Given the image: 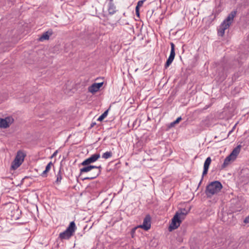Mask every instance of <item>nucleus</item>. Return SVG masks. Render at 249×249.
I'll return each instance as SVG.
<instances>
[{
	"label": "nucleus",
	"instance_id": "f257e3e1",
	"mask_svg": "<svg viewBox=\"0 0 249 249\" xmlns=\"http://www.w3.org/2000/svg\"><path fill=\"white\" fill-rule=\"evenodd\" d=\"M237 11L234 10L231 11L228 16L227 18L221 23L218 29L217 34L218 36H223L225 34V31L229 28L233 21L235 17Z\"/></svg>",
	"mask_w": 249,
	"mask_h": 249
},
{
	"label": "nucleus",
	"instance_id": "f03ea898",
	"mask_svg": "<svg viewBox=\"0 0 249 249\" xmlns=\"http://www.w3.org/2000/svg\"><path fill=\"white\" fill-rule=\"evenodd\" d=\"M223 188L221 183L219 181H213L207 185L205 194L207 197L211 198L213 196L219 193Z\"/></svg>",
	"mask_w": 249,
	"mask_h": 249
},
{
	"label": "nucleus",
	"instance_id": "7ed1b4c3",
	"mask_svg": "<svg viewBox=\"0 0 249 249\" xmlns=\"http://www.w3.org/2000/svg\"><path fill=\"white\" fill-rule=\"evenodd\" d=\"M92 169H94L92 176L85 177L83 180H91L96 178L101 174L102 167L101 165L98 166L91 165H86L80 169V175L83 173L89 172Z\"/></svg>",
	"mask_w": 249,
	"mask_h": 249
},
{
	"label": "nucleus",
	"instance_id": "20e7f679",
	"mask_svg": "<svg viewBox=\"0 0 249 249\" xmlns=\"http://www.w3.org/2000/svg\"><path fill=\"white\" fill-rule=\"evenodd\" d=\"M76 230V226L74 221L70 222L66 230L60 233L59 237L61 240H68L73 235Z\"/></svg>",
	"mask_w": 249,
	"mask_h": 249
},
{
	"label": "nucleus",
	"instance_id": "39448f33",
	"mask_svg": "<svg viewBox=\"0 0 249 249\" xmlns=\"http://www.w3.org/2000/svg\"><path fill=\"white\" fill-rule=\"evenodd\" d=\"M241 148V145H238L233 149L231 153L225 159L221 166L222 168H225L231 163V161H233L236 159L237 156L240 153Z\"/></svg>",
	"mask_w": 249,
	"mask_h": 249
},
{
	"label": "nucleus",
	"instance_id": "423d86ee",
	"mask_svg": "<svg viewBox=\"0 0 249 249\" xmlns=\"http://www.w3.org/2000/svg\"><path fill=\"white\" fill-rule=\"evenodd\" d=\"M181 222V221L180 219L179 213L177 212L172 219V222L169 227V231H171L177 229L180 226Z\"/></svg>",
	"mask_w": 249,
	"mask_h": 249
},
{
	"label": "nucleus",
	"instance_id": "0eeeda50",
	"mask_svg": "<svg viewBox=\"0 0 249 249\" xmlns=\"http://www.w3.org/2000/svg\"><path fill=\"white\" fill-rule=\"evenodd\" d=\"M171 45V52L170 55L167 59L165 65H164V68L167 69V68L169 67V66L171 64L172 62L173 61L175 56V45L173 42L170 43Z\"/></svg>",
	"mask_w": 249,
	"mask_h": 249
},
{
	"label": "nucleus",
	"instance_id": "6e6552de",
	"mask_svg": "<svg viewBox=\"0 0 249 249\" xmlns=\"http://www.w3.org/2000/svg\"><path fill=\"white\" fill-rule=\"evenodd\" d=\"M100 157V155L99 153L94 154L92 155L90 157L84 160L81 164L83 166L90 165L91 163H93L97 161Z\"/></svg>",
	"mask_w": 249,
	"mask_h": 249
},
{
	"label": "nucleus",
	"instance_id": "1a4fd4ad",
	"mask_svg": "<svg viewBox=\"0 0 249 249\" xmlns=\"http://www.w3.org/2000/svg\"><path fill=\"white\" fill-rule=\"evenodd\" d=\"M13 122L14 119L12 117H7L4 119L0 118V128H7Z\"/></svg>",
	"mask_w": 249,
	"mask_h": 249
},
{
	"label": "nucleus",
	"instance_id": "9d476101",
	"mask_svg": "<svg viewBox=\"0 0 249 249\" xmlns=\"http://www.w3.org/2000/svg\"><path fill=\"white\" fill-rule=\"evenodd\" d=\"M139 227L145 231H147L150 229L151 227V217L149 214L146 215L143 219L142 224L140 225Z\"/></svg>",
	"mask_w": 249,
	"mask_h": 249
},
{
	"label": "nucleus",
	"instance_id": "9b49d317",
	"mask_svg": "<svg viewBox=\"0 0 249 249\" xmlns=\"http://www.w3.org/2000/svg\"><path fill=\"white\" fill-rule=\"evenodd\" d=\"M211 161H212V160H211V157H208L206 159V160L204 162V164L203 171L202 173V178H201L200 181L199 182V185H200L201 184V183L203 180L204 176L207 174L208 169L209 168V166L211 163Z\"/></svg>",
	"mask_w": 249,
	"mask_h": 249
},
{
	"label": "nucleus",
	"instance_id": "f8f14e48",
	"mask_svg": "<svg viewBox=\"0 0 249 249\" xmlns=\"http://www.w3.org/2000/svg\"><path fill=\"white\" fill-rule=\"evenodd\" d=\"M108 1L107 4V11L110 15L114 14L117 11V8L113 3V0H107Z\"/></svg>",
	"mask_w": 249,
	"mask_h": 249
},
{
	"label": "nucleus",
	"instance_id": "ddd939ff",
	"mask_svg": "<svg viewBox=\"0 0 249 249\" xmlns=\"http://www.w3.org/2000/svg\"><path fill=\"white\" fill-rule=\"evenodd\" d=\"M23 160H18V158H15L13 161L12 162L11 168L13 170L17 169L22 164Z\"/></svg>",
	"mask_w": 249,
	"mask_h": 249
},
{
	"label": "nucleus",
	"instance_id": "4468645a",
	"mask_svg": "<svg viewBox=\"0 0 249 249\" xmlns=\"http://www.w3.org/2000/svg\"><path fill=\"white\" fill-rule=\"evenodd\" d=\"M88 91L89 92L94 93L98 91V89L96 88L95 84L94 83L88 88Z\"/></svg>",
	"mask_w": 249,
	"mask_h": 249
},
{
	"label": "nucleus",
	"instance_id": "2eb2a0df",
	"mask_svg": "<svg viewBox=\"0 0 249 249\" xmlns=\"http://www.w3.org/2000/svg\"><path fill=\"white\" fill-rule=\"evenodd\" d=\"M25 156V154L23 152H22L21 151H18L17 152V154L15 158H18V159L19 160L22 159V160H24Z\"/></svg>",
	"mask_w": 249,
	"mask_h": 249
},
{
	"label": "nucleus",
	"instance_id": "dca6fc26",
	"mask_svg": "<svg viewBox=\"0 0 249 249\" xmlns=\"http://www.w3.org/2000/svg\"><path fill=\"white\" fill-rule=\"evenodd\" d=\"M112 156V153L111 151H107L103 153L102 157L103 159H107Z\"/></svg>",
	"mask_w": 249,
	"mask_h": 249
},
{
	"label": "nucleus",
	"instance_id": "f3484780",
	"mask_svg": "<svg viewBox=\"0 0 249 249\" xmlns=\"http://www.w3.org/2000/svg\"><path fill=\"white\" fill-rule=\"evenodd\" d=\"M109 109L105 111L97 119L98 121H102L107 115Z\"/></svg>",
	"mask_w": 249,
	"mask_h": 249
},
{
	"label": "nucleus",
	"instance_id": "a211bd4d",
	"mask_svg": "<svg viewBox=\"0 0 249 249\" xmlns=\"http://www.w3.org/2000/svg\"><path fill=\"white\" fill-rule=\"evenodd\" d=\"M47 39V32L43 33L41 36L38 38V40L39 41H42L44 40Z\"/></svg>",
	"mask_w": 249,
	"mask_h": 249
},
{
	"label": "nucleus",
	"instance_id": "6ab92c4d",
	"mask_svg": "<svg viewBox=\"0 0 249 249\" xmlns=\"http://www.w3.org/2000/svg\"><path fill=\"white\" fill-rule=\"evenodd\" d=\"M178 212L179 213V216L180 215H186L188 213V211L185 209H181L180 212Z\"/></svg>",
	"mask_w": 249,
	"mask_h": 249
},
{
	"label": "nucleus",
	"instance_id": "aec40b11",
	"mask_svg": "<svg viewBox=\"0 0 249 249\" xmlns=\"http://www.w3.org/2000/svg\"><path fill=\"white\" fill-rule=\"evenodd\" d=\"M181 119L182 118L181 117H178L174 122L171 124V125L174 126L175 124L178 123L181 120Z\"/></svg>",
	"mask_w": 249,
	"mask_h": 249
},
{
	"label": "nucleus",
	"instance_id": "412c9836",
	"mask_svg": "<svg viewBox=\"0 0 249 249\" xmlns=\"http://www.w3.org/2000/svg\"><path fill=\"white\" fill-rule=\"evenodd\" d=\"M62 179V176L61 174L60 171L58 172V173L57 174V178H56V182H60L61 180Z\"/></svg>",
	"mask_w": 249,
	"mask_h": 249
},
{
	"label": "nucleus",
	"instance_id": "4be33fe9",
	"mask_svg": "<svg viewBox=\"0 0 249 249\" xmlns=\"http://www.w3.org/2000/svg\"><path fill=\"white\" fill-rule=\"evenodd\" d=\"M144 1V0H139L137 3V5L136 7H138L139 8H140V7H142L143 5Z\"/></svg>",
	"mask_w": 249,
	"mask_h": 249
},
{
	"label": "nucleus",
	"instance_id": "5701e85b",
	"mask_svg": "<svg viewBox=\"0 0 249 249\" xmlns=\"http://www.w3.org/2000/svg\"><path fill=\"white\" fill-rule=\"evenodd\" d=\"M94 84H95L96 88L97 89H98V90H99V89H100V88L103 86V82L98 83H94Z\"/></svg>",
	"mask_w": 249,
	"mask_h": 249
},
{
	"label": "nucleus",
	"instance_id": "b1692460",
	"mask_svg": "<svg viewBox=\"0 0 249 249\" xmlns=\"http://www.w3.org/2000/svg\"><path fill=\"white\" fill-rule=\"evenodd\" d=\"M53 33L52 30H48V40H49L50 36L53 35Z\"/></svg>",
	"mask_w": 249,
	"mask_h": 249
},
{
	"label": "nucleus",
	"instance_id": "393cba45",
	"mask_svg": "<svg viewBox=\"0 0 249 249\" xmlns=\"http://www.w3.org/2000/svg\"><path fill=\"white\" fill-rule=\"evenodd\" d=\"M45 50H39L38 51L37 53L38 54V55H40L42 54L43 55H45Z\"/></svg>",
	"mask_w": 249,
	"mask_h": 249
},
{
	"label": "nucleus",
	"instance_id": "a878e982",
	"mask_svg": "<svg viewBox=\"0 0 249 249\" xmlns=\"http://www.w3.org/2000/svg\"><path fill=\"white\" fill-rule=\"evenodd\" d=\"M135 11H136V15L138 16H139V15H140V13H139V8L138 7H136Z\"/></svg>",
	"mask_w": 249,
	"mask_h": 249
},
{
	"label": "nucleus",
	"instance_id": "bb28decb",
	"mask_svg": "<svg viewBox=\"0 0 249 249\" xmlns=\"http://www.w3.org/2000/svg\"><path fill=\"white\" fill-rule=\"evenodd\" d=\"M57 154V150H56L50 157L51 159H53L54 157H55Z\"/></svg>",
	"mask_w": 249,
	"mask_h": 249
},
{
	"label": "nucleus",
	"instance_id": "cd10ccee",
	"mask_svg": "<svg viewBox=\"0 0 249 249\" xmlns=\"http://www.w3.org/2000/svg\"><path fill=\"white\" fill-rule=\"evenodd\" d=\"M244 222L245 223H249V216L245 218V219L244 220Z\"/></svg>",
	"mask_w": 249,
	"mask_h": 249
},
{
	"label": "nucleus",
	"instance_id": "c85d7f7f",
	"mask_svg": "<svg viewBox=\"0 0 249 249\" xmlns=\"http://www.w3.org/2000/svg\"><path fill=\"white\" fill-rule=\"evenodd\" d=\"M118 21H120V23L121 25H127V24H128V23H127V22L123 21V22H122L120 20V19Z\"/></svg>",
	"mask_w": 249,
	"mask_h": 249
},
{
	"label": "nucleus",
	"instance_id": "c756f323",
	"mask_svg": "<svg viewBox=\"0 0 249 249\" xmlns=\"http://www.w3.org/2000/svg\"><path fill=\"white\" fill-rule=\"evenodd\" d=\"M53 164V162L52 161L48 163V171L49 170L51 165Z\"/></svg>",
	"mask_w": 249,
	"mask_h": 249
},
{
	"label": "nucleus",
	"instance_id": "7c9ffc66",
	"mask_svg": "<svg viewBox=\"0 0 249 249\" xmlns=\"http://www.w3.org/2000/svg\"><path fill=\"white\" fill-rule=\"evenodd\" d=\"M47 174V166L45 167V169L43 172H42L41 175H44Z\"/></svg>",
	"mask_w": 249,
	"mask_h": 249
},
{
	"label": "nucleus",
	"instance_id": "2f4dec72",
	"mask_svg": "<svg viewBox=\"0 0 249 249\" xmlns=\"http://www.w3.org/2000/svg\"><path fill=\"white\" fill-rule=\"evenodd\" d=\"M95 124V123H92L90 124V128L93 127Z\"/></svg>",
	"mask_w": 249,
	"mask_h": 249
},
{
	"label": "nucleus",
	"instance_id": "473e14b6",
	"mask_svg": "<svg viewBox=\"0 0 249 249\" xmlns=\"http://www.w3.org/2000/svg\"><path fill=\"white\" fill-rule=\"evenodd\" d=\"M233 131V129H232L229 132V135H230L232 132Z\"/></svg>",
	"mask_w": 249,
	"mask_h": 249
},
{
	"label": "nucleus",
	"instance_id": "72a5a7b5",
	"mask_svg": "<svg viewBox=\"0 0 249 249\" xmlns=\"http://www.w3.org/2000/svg\"><path fill=\"white\" fill-rule=\"evenodd\" d=\"M92 175H93V171L91 172L90 176H92Z\"/></svg>",
	"mask_w": 249,
	"mask_h": 249
},
{
	"label": "nucleus",
	"instance_id": "f704fd0d",
	"mask_svg": "<svg viewBox=\"0 0 249 249\" xmlns=\"http://www.w3.org/2000/svg\"><path fill=\"white\" fill-rule=\"evenodd\" d=\"M11 2H14L16 0H10Z\"/></svg>",
	"mask_w": 249,
	"mask_h": 249
},
{
	"label": "nucleus",
	"instance_id": "c9c22d12",
	"mask_svg": "<svg viewBox=\"0 0 249 249\" xmlns=\"http://www.w3.org/2000/svg\"><path fill=\"white\" fill-rule=\"evenodd\" d=\"M235 125H235L233 126V127L232 128V129H233V130H234V129L235 128Z\"/></svg>",
	"mask_w": 249,
	"mask_h": 249
},
{
	"label": "nucleus",
	"instance_id": "e433bc0d",
	"mask_svg": "<svg viewBox=\"0 0 249 249\" xmlns=\"http://www.w3.org/2000/svg\"><path fill=\"white\" fill-rule=\"evenodd\" d=\"M223 69H224V70H226V68L224 67Z\"/></svg>",
	"mask_w": 249,
	"mask_h": 249
}]
</instances>
